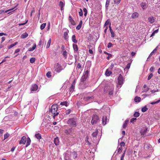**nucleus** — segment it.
Segmentation results:
<instances>
[{
	"instance_id": "f257e3e1",
	"label": "nucleus",
	"mask_w": 160,
	"mask_h": 160,
	"mask_svg": "<svg viewBox=\"0 0 160 160\" xmlns=\"http://www.w3.org/2000/svg\"><path fill=\"white\" fill-rule=\"evenodd\" d=\"M65 134L69 137L72 136L74 135L76 132V130L75 128L73 127H70L64 130Z\"/></svg>"
},
{
	"instance_id": "f03ea898",
	"label": "nucleus",
	"mask_w": 160,
	"mask_h": 160,
	"mask_svg": "<svg viewBox=\"0 0 160 160\" xmlns=\"http://www.w3.org/2000/svg\"><path fill=\"white\" fill-rule=\"evenodd\" d=\"M77 120L76 117L70 118L67 122V124L71 127L75 128L77 126Z\"/></svg>"
},
{
	"instance_id": "7ed1b4c3",
	"label": "nucleus",
	"mask_w": 160,
	"mask_h": 160,
	"mask_svg": "<svg viewBox=\"0 0 160 160\" xmlns=\"http://www.w3.org/2000/svg\"><path fill=\"white\" fill-rule=\"evenodd\" d=\"M58 106L57 104H53L51 107V108L49 109V112H51L53 115V118H55V117L57 116L59 112H58Z\"/></svg>"
},
{
	"instance_id": "20e7f679",
	"label": "nucleus",
	"mask_w": 160,
	"mask_h": 160,
	"mask_svg": "<svg viewBox=\"0 0 160 160\" xmlns=\"http://www.w3.org/2000/svg\"><path fill=\"white\" fill-rule=\"evenodd\" d=\"M64 69V68H63L62 65L59 63H57L54 64V70L58 73H59L62 70H63Z\"/></svg>"
},
{
	"instance_id": "39448f33",
	"label": "nucleus",
	"mask_w": 160,
	"mask_h": 160,
	"mask_svg": "<svg viewBox=\"0 0 160 160\" xmlns=\"http://www.w3.org/2000/svg\"><path fill=\"white\" fill-rule=\"evenodd\" d=\"M123 83V79L121 74H120L118 78V85L117 87L119 88H120Z\"/></svg>"
},
{
	"instance_id": "423d86ee",
	"label": "nucleus",
	"mask_w": 160,
	"mask_h": 160,
	"mask_svg": "<svg viewBox=\"0 0 160 160\" xmlns=\"http://www.w3.org/2000/svg\"><path fill=\"white\" fill-rule=\"evenodd\" d=\"M72 157L71 152L70 150L67 151L64 154V158L66 160H69Z\"/></svg>"
},
{
	"instance_id": "0eeeda50",
	"label": "nucleus",
	"mask_w": 160,
	"mask_h": 160,
	"mask_svg": "<svg viewBox=\"0 0 160 160\" xmlns=\"http://www.w3.org/2000/svg\"><path fill=\"white\" fill-rule=\"evenodd\" d=\"M89 73V72L88 70H86L84 72L83 75L82 76L81 79V82H84L85 81L88 77Z\"/></svg>"
},
{
	"instance_id": "6e6552de",
	"label": "nucleus",
	"mask_w": 160,
	"mask_h": 160,
	"mask_svg": "<svg viewBox=\"0 0 160 160\" xmlns=\"http://www.w3.org/2000/svg\"><path fill=\"white\" fill-rule=\"evenodd\" d=\"M98 120V117L96 115H94L92 118L91 123L92 124H95Z\"/></svg>"
},
{
	"instance_id": "1a4fd4ad",
	"label": "nucleus",
	"mask_w": 160,
	"mask_h": 160,
	"mask_svg": "<svg viewBox=\"0 0 160 160\" xmlns=\"http://www.w3.org/2000/svg\"><path fill=\"white\" fill-rule=\"evenodd\" d=\"M141 6L143 9H146L148 7L146 0H143V2L141 3Z\"/></svg>"
},
{
	"instance_id": "9d476101",
	"label": "nucleus",
	"mask_w": 160,
	"mask_h": 160,
	"mask_svg": "<svg viewBox=\"0 0 160 160\" xmlns=\"http://www.w3.org/2000/svg\"><path fill=\"white\" fill-rule=\"evenodd\" d=\"M94 96H92L87 97L84 98V99L85 100L89 102H91L93 101V99H94Z\"/></svg>"
},
{
	"instance_id": "9b49d317",
	"label": "nucleus",
	"mask_w": 160,
	"mask_h": 160,
	"mask_svg": "<svg viewBox=\"0 0 160 160\" xmlns=\"http://www.w3.org/2000/svg\"><path fill=\"white\" fill-rule=\"evenodd\" d=\"M26 141L27 138L26 137L23 136L21 138L20 141H19V144H24L25 143Z\"/></svg>"
},
{
	"instance_id": "f8f14e48",
	"label": "nucleus",
	"mask_w": 160,
	"mask_h": 160,
	"mask_svg": "<svg viewBox=\"0 0 160 160\" xmlns=\"http://www.w3.org/2000/svg\"><path fill=\"white\" fill-rule=\"evenodd\" d=\"M38 88V85L36 84H34L32 86L30 89L32 91H35L37 90Z\"/></svg>"
},
{
	"instance_id": "ddd939ff",
	"label": "nucleus",
	"mask_w": 160,
	"mask_h": 160,
	"mask_svg": "<svg viewBox=\"0 0 160 160\" xmlns=\"http://www.w3.org/2000/svg\"><path fill=\"white\" fill-rule=\"evenodd\" d=\"M156 18L153 17H151L148 18V22L151 24L153 23L155 21Z\"/></svg>"
},
{
	"instance_id": "4468645a",
	"label": "nucleus",
	"mask_w": 160,
	"mask_h": 160,
	"mask_svg": "<svg viewBox=\"0 0 160 160\" xmlns=\"http://www.w3.org/2000/svg\"><path fill=\"white\" fill-rule=\"evenodd\" d=\"M69 21L71 24L72 25H75L76 24L72 18L71 16H69L68 18Z\"/></svg>"
},
{
	"instance_id": "2eb2a0df",
	"label": "nucleus",
	"mask_w": 160,
	"mask_h": 160,
	"mask_svg": "<svg viewBox=\"0 0 160 160\" xmlns=\"http://www.w3.org/2000/svg\"><path fill=\"white\" fill-rule=\"evenodd\" d=\"M147 128L142 129L140 131V132L141 135H145L146 134V133L147 132Z\"/></svg>"
},
{
	"instance_id": "dca6fc26",
	"label": "nucleus",
	"mask_w": 160,
	"mask_h": 160,
	"mask_svg": "<svg viewBox=\"0 0 160 160\" xmlns=\"http://www.w3.org/2000/svg\"><path fill=\"white\" fill-rule=\"evenodd\" d=\"M107 117L106 116H104L102 118V124L103 125H105L106 124L107 122Z\"/></svg>"
},
{
	"instance_id": "f3484780",
	"label": "nucleus",
	"mask_w": 160,
	"mask_h": 160,
	"mask_svg": "<svg viewBox=\"0 0 160 160\" xmlns=\"http://www.w3.org/2000/svg\"><path fill=\"white\" fill-rule=\"evenodd\" d=\"M54 143L56 145H58L59 144V141L58 137H57L54 139Z\"/></svg>"
},
{
	"instance_id": "a211bd4d",
	"label": "nucleus",
	"mask_w": 160,
	"mask_h": 160,
	"mask_svg": "<svg viewBox=\"0 0 160 160\" xmlns=\"http://www.w3.org/2000/svg\"><path fill=\"white\" fill-rule=\"evenodd\" d=\"M139 16V14L137 12H135L133 13L132 15V18L134 19L137 18Z\"/></svg>"
},
{
	"instance_id": "6ab92c4d",
	"label": "nucleus",
	"mask_w": 160,
	"mask_h": 160,
	"mask_svg": "<svg viewBox=\"0 0 160 160\" xmlns=\"http://www.w3.org/2000/svg\"><path fill=\"white\" fill-rule=\"evenodd\" d=\"M112 73V72L109 70V69H107L105 72V75L107 76H109Z\"/></svg>"
},
{
	"instance_id": "aec40b11",
	"label": "nucleus",
	"mask_w": 160,
	"mask_h": 160,
	"mask_svg": "<svg viewBox=\"0 0 160 160\" xmlns=\"http://www.w3.org/2000/svg\"><path fill=\"white\" fill-rule=\"evenodd\" d=\"M71 156L72 157L74 158H75L77 157V154L76 152L73 151L71 152Z\"/></svg>"
},
{
	"instance_id": "412c9836",
	"label": "nucleus",
	"mask_w": 160,
	"mask_h": 160,
	"mask_svg": "<svg viewBox=\"0 0 160 160\" xmlns=\"http://www.w3.org/2000/svg\"><path fill=\"white\" fill-rule=\"evenodd\" d=\"M72 46L74 52L76 53L77 52L78 50V46L77 45L74 44H73Z\"/></svg>"
},
{
	"instance_id": "4be33fe9",
	"label": "nucleus",
	"mask_w": 160,
	"mask_h": 160,
	"mask_svg": "<svg viewBox=\"0 0 160 160\" xmlns=\"http://www.w3.org/2000/svg\"><path fill=\"white\" fill-rule=\"evenodd\" d=\"M59 5L60 7L61 10H63V9H64L63 7H64L65 5V3L62 1H61L59 2Z\"/></svg>"
},
{
	"instance_id": "5701e85b",
	"label": "nucleus",
	"mask_w": 160,
	"mask_h": 160,
	"mask_svg": "<svg viewBox=\"0 0 160 160\" xmlns=\"http://www.w3.org/2000/svg\"><path fill=\"white\" fill-rule=\"evenodd\" d=\"M82 23V21L81 20L79 22V24L77 26V27L76 28V29L78 30H79L81 28Z\"/></svg>"
},
{
	"instance_id": "b1692460",
	"label": "nucleus",
	"mask_w": 160,
	"mask_h": 160,
	"mask_svg": "<svg viewBox=\"0 0 160 160\" xmlns=\"http://www.w3.org/2000/svg\"><path fill=\"white\" fill-rule=\"evenodd\" d=\"M103 53H104L108 55V57L106 58L107 60H109L110 58L112 57V55L111 54L108 53L106 51H104Z\"/></svg>"
},
{
	"instance_id": "393cba45",
	"label": "nucleus",
	"mask_w": 160,
	"mask_h": 160,
	"mask_svg": "<svg viewBox=\"0 0 160 160\" xmlns=\"http://www.w3.org/2000/svg\"><path fill=\"white\" fill-rule=\"evenodd\" d=\"M72 41L75 43H76L77 42V40L76 39V36L75 35H73L72 36Z\"/></svg>"
},
{
	"instance_id": "a878e982",
	"label": "nucleus",
	"mask_w": 160,
	"mask_h": 160,
	"mask_svg": "<svg viewBox=\"0 0 160 160\" xmlns=\"http://www.w3.org/2000/svg\"><path fill=\"white\" fill-rule=\"evenodd\" d=\"M28 36V34L26 32L23 33L21 37L22 38L24 39L27 38Z\"/></svg>"
},
{
	"instance_id": "bb28decb",
	"label": "nucleus",
	"mask_w": 160,
	"mask_h": 160,
	"mask_svg": "<svg viewBox=\"0 0 160 160\" xmlns=\"http://www.w3.org/2000/svg\"><path fill=\"white\" fill-rule=\"evenodd\" d=\"M36 47V44H34L33 45V46L32 48H30L28 49V51H32L34 50Z\"/></svg>"
},
{
	"instance_id": "cd10ccee",
	"label": "nucleus",
	"mask_w": 160,
	"mask_h": 160,
	"mask_svg": "<svg viewBox=\"0 0 160 160\" xmlns=\"http://www.w3.org/2000/svg\"><path fill=\"white\" fill-rule=\"evenodd\" d=\"M27 143L26 145V147H28L29 145H30V143H31V140L29 137H28L27 139Z\"/></svg>"
},
{
	"instance_id": "c85d7f7f",
	"label": "nucleus",
	"mask_w": 160,
	"mask_h": 160,
	"mask_svg": "<svg viewBox=\"0 0 160 160\" xmlns=\"http://www.w3.org/2000/svg\"><path fill=\"white\" fill-rule=\"evenodd\" d=\"M35 136V137L38 139V140H40V139L41 138H42L41 135L39 133H38L36 134Z\"/></svg>"
},
{
	"instance_id": "c756f323",
	"label": "nucleus",
	"mask_w": 160,
	"mask_h": 160,
	"mask_svg": "<svg viewBox=\"0 0 160 160\" xmlns=\"http://www.w3.org/2000/svg\"><path fill=\"white\" fill-rule=\"evenodd\" d=\"M141 101V98L137 96L136 97L134 98V101L136 102H138Z\"/></svg>"
},
{
	"instance_id": "7c9ffc66",
	"label": "nucleus",
	"mask_w": 160,
	"mask_h": 160,
	"mask_svg": "<svg viewBox=\"0 0 160 160\" xmlns=\"http://www.w3.org/2000/svg\"><path fill=\"white\" fill-rule=\"evenodd\" d=\"M98 131L97 130L95 131V132H93L92 134V135L94 138H96V136H97V135L98 134Z\"/></svg>"
},
{
	"instance_id": "2f4dec72",
	"label": "nucleus",
	"mask_w": 160,
	"mask_h": 160,
	"mask_svg": "<svg viewBox=\"0 0 160 160\" xmlns=\"http://www.w3.org/2000/svg\"><path fill=\"white\" fill-rule=\"evenodd\" d=\"M128 122V120H126L125 121V122L123 125V126H122V127L123 128H125L126 127Z\"/></svg>"
},
{
	"instance_id": "473e14b6",
	"label": "nucleus",
	"mask_w": 160,
	"mask_h": 160,
	"mask_svg": "<svg viewBox=\"0 0 160 160\" xmlns=\"http://www.w3.org/2000/svg\"><path fill=\"white\" fill-rule=\"evenodd\" d=\"M63 37L65 39H66L68 38V33L67 32H64L63 33Z\"/></svg>"
},
{
	"instance_id": "72a5a7b5",
	"label": "nucleus",
	"mask_w": 160,
	"mask_h": 160,
	"mask_svg": "<svg viewBox=\"0 0 160 160\" xmlns=\"http://www.w3.org/2000/svg\"><path fill=\"white\" fill-rule=\"evenodd\" d=\"M51 43V39L50 38L49 39V40H48V42L47 45V46H46L47 48H48L49 47Z\"/></svg>"
},
{
	"instance_id": "f704fd0d",
	"label": "nucleus",
	"mask_w": 160,
	"mask_h": 160,
	"mask_svg": "<svg viewBox=\"0 0 160 160\" xmlns=\"http://www.w3.org/2000/svg\"><path fill=\"white\" fill-rule=\"evenodd\" d=\"M109 24V25H111V23L110 22V20L109 19H108L106 21L104 24V27H105Z\"/></svg>"
},
{
	"instance_id": "c9c22d12",
	"label": "nucleus",
	"mask_w": 160,
	"mask_h": 160,
	"mask_svg": "<svg viewBox=\"0 0 160 160\" xmlns=\"http://www.w3.org/2000/svg\"><path fill=\"white\" fill-rule=\"evenodd\" d=\"M110 0H107L105 5L106 8L107 9H108V7L109 3L110 2Z\"/></svg>"
},
{
	"instance_id": "e433bc0d",
	"label": "nucleus",
	"mask_w": 160,
	"mask_h": 160,
	"mask_svg": "<svg viewBox=\"0 0 160 160\" xmlns=\"http://www.w3.org/2000/svg\"><path fill=\"white\" fill-rule=\"evenodd\" d=\"M17 43L18 42H16L12 44L10 46H9L8 48L10 49L12 48V47H13L14 46L16 45L17 44Z\"/></svg>"
},
{
	"instance_id": "4c0bfd02",
	"label": "nucleus",
	"mask_w": 160,
	"mask_h": 160,
	"mask_svg": "<svg viewBox=\"0 0 160 160\" xmlns=\"http://www.w3.org/2000/svg\"><path fill=\"white\" fill-rule=\"evenodd\" d=\"M46 23H43L40 26V29L41 30L45 28L46 26Z\"/></svg>"
},
{
	"instance_id": "58836bf2",
	"label": "nucleus",
	"mask_w": 160,
	"mask_h": 160,
	"mask_svg": "<svg viewBox=\"0 0 160 160\" xmlns=\"http://www.w3.org/2000/svg\"><path fill=\"white\" fill-rule=\"evenodd\" d=\"M74 87L71 86L69 89V92L72 93L74 91Z\"/></svg>"
},
{
	"instance_id": "ea45409f",
	"label": "nucleus",
	"mask_w": 160,
	"mask_h": 160,
	"mask_svg": "<svg viewBox=\"0 0 160 160\" xmlns=\"http://www.w3.org/2000/svg\"><path fill=\"white\" fill-rule=\"evenodd\" d=\"M36 59L34 58H32L30 59V62L31 63H33L35 61Z\"/></svg>"
},
{
	"instance_id": "a19ab883",
	"label": "nucleus",
	"mask_w": 160,
	"mask_h": 160,
	"mask_svg": "<svg viewBox=\"0 0 160 160\" xmlns=\"http://www.w3.org/2000/svg\"><path fill=\"white\" fill-rule=\"evenodd\" d=\"M148 109L147 108L146 106H144L143 108L142 109V111L143 112H145L148 110Z\"/></svg>"
},
{
	"instance_id": "79ce46f5",
	"label": "nucleus",
	"mask_w": 160,
	"mask_h": 160,
	"mask_svg": "<svg viewBox=\"0 0 160 160\" xmlns=\"http://www.w3.org/2000/svg\"><path fill=\"white\" fill-rule=\"evenodd\" d=\"M158 91H159V90L157 88H156V89H154L151 91V92L152 93H154L155 92H157Z\"/></svg>"
},
{
	"instance_id": "37998d69",
	"label": "nucleus",
	"mask_w": 160,
	"mask_h": 160,
	"mask_svg": "<svg viewBox=\"0 0 160 160\" xmlns=\"http://www.w3.org/2000/svg\"><path fill=\"white\" fill-rule=\"evenodd\" d=\"M60 105H64L66 106H68L67 102L66 101L61 102L60 103Z\"/></svg>"
},
{
	"instance_id": "c03bdc74",
	"label": "nucleus",
	"mask_w": 160,
	"mask_h": 160,
	"mask_svg": "<svg viewBox=\"0 0 160 160\" xmlns=\"http://www.w3.org/2000/svg\"><path fill=\"white\" fill-rule=\"evenodd\" d=\"M113 88H112L110 89L109 92V94L110 95H112L113 94Z\"/></svg>"
},
{
	"instance_id": "a18cd8bd",
	"label": "nucleus",
	"mask_w": 160,
	"mask_h": 160,
	"mask_svg": "<svg viewBox=\"0 0 160 160\" xmlns=\"http://www.w3.org/2000/svg\"><path fill=\"white\" fill-rule=\"evenodd\" d=\"M140 115L139 113L138 112H135L134 114V116L135 117H138Z\"/></svg>"
},
{
	"instance_id": "49530a36",
	"label": "nucleus",
	"mask_w": 160,
	"mask_h": 160,
	"mask_svg": "<svg viewBox=\"0 0 160 160\" xmlns=\"http://www.w3.org/2000/svg\"><path fill=\"white\" fill-rule=\"evenodd\" d=\"M68 54L67 52L66 51H64L62 53V55L64 57L66 58Z\"/></svg>"
},
{
	"instance_id": "de8ad7c7",
	"label": "nucleus",
	"mask_w": 160,
	"mask_h": 160,
	"mask_svg": "<svg viewBox=\"0 0 160 160\" xmlns=\"http://www.w3.org/2000/svg\"><path fill=\"white\" fill-rule=\"evenodd\" d=\"M132 62V60L131 61V62H130L128 63L126 67V68L128 69L130 68Z\"/></svg>"
},
{
	"instance_id": "09e8293b",
	"label": "nucleus",
	"mask_w": 160,
	"mask_h": 160,
	"mask_svg": "<svg viewBox=\"0 0 160 160\" xmlns=\"http://www.w3.org/2000/svg\"><path fill=\"white\" fill-rule=\"evenodd\" d=\"M51 73L50 72H48L46 74V76L48 78H50L51 76Z\"/></svg>"
},
{
	"instance_id": "8fccbe9b",
	"label": "nucleus",
	"mask_w": 160,
	"mask_h": 160,
	"mask_svg": "<svg viewBox=\"0 0 160 160\" xmlns=\"http://www.w3.org/2000/svg\"><path fill=\"white\" fill-rule=\"evenodd\" d=\"M160 102V99L158 100L156 102H151L150 103H151V104L152 105H154V104L158 103L159 102Z\"/></svg>"
},
{
	"instance_id": "3c124183",
	"label": "nucleus",
	"mask_w": 160,
	"mask_h": 160,
	"mask_svg": "<svg viewBox=\"0 0 160 160\" xmlns=\"http://www.w3.org/2000/svg\"><path fill=\"white\" fill-rule=\"evenodd\" d=\"M113 46V45L111 42H109L108 43L107 45V47L108 48H110L112 47Z\"/></svg>"
},
{
	"instance_id": "603ef678",
	"label": "nucleus",
	"mask_w": 160,
	"mask_h": 160,
	"mask_svg": "<svg viewBox=\"0 0 160 160\" xmlns=\"http://www.w3.org/2000/svg\"><path fill=\"white\" fill-rule=\"evenodd\" d=\"M153 76V74L152 73L150 74L148 76V80H150Z\"/></svg>"
},
{
	"instance_id": "864d4df0",
	"label": "nucleus",
	"mask_w": 160,
	"mask_h": 160,
	"mask_svg": "<svg viewBox=\"0 0 160 160\" xmlns=\"http://www.w3.org/2000/svg\"><path fill=\"white\" fill-rule=\"evenodd\" d=\"M9 136V134L8 133H6L4 135V139H7V138H8Z\"/></svg>"
},
{
	"instance_id": "5fc2aeb1",
	"label": "nucleus",
	"mask_w": 160,
	"mask_h": 160,
	"mask_svg": "<svg viewBox=\"0 0 160 160\" xmlns=\"http://www.w3.org/2000/svg\"><path fill=\"white\" fill-rule=\"evenodd\" d=\"M71 110L70 109H69L66 111V114L68 115L71 113Z\"/></svg>"
},
{
	"instance_id": "6e6d98bb",
	"label": "nucleus",
	"mask_w": 160,
	"mask_h": 160,
	"mask_svg": "<svg viewBox=\"0 0 160 160\" xmlns=\"http://www.w3.org/2000/svg\"><path fill=\"white\" fill-rule=\"evenodd\" d=\"M121 1V0H114V2L117 4H119Z\"/></svg>"
},
{
	"instance_id": "4d7b16f0",
	"label": "nucleus",
	"mask_w": 160,
	"mask_h": 160,
	"mask_svg": "<svg viewBox=\"0 0 160 160\" xmlns=\"http://www.w3.org/2000/svg\"><path fill=\"white\" fill-rule=\"evenodd\" d=\"M122 151V148H119L118 150V153H120Z\"/></svg>"
},
{
	"instance_id": "13d9d810",
	"label": "nucleus",
	"mask_w": 160,
	"mask_h": 160,
	"mask_svg": "<svg viewBox=\"0 0 160 160\" xmlns=\"http://www.w3.org/2000/svg\"><path fill=\"white\" fill-rule=\"evenodd\" d=\"M110 33L111 34V37L112 38L114 37L115 36V34H114V32L113 31H111L110 32Z\"/></svg>"
},
{
	"instance_id": "bf43d9fd",
	"label": "nucleus",
	"mask_w": 160,
	"mask_h": 160,
	"mask_svg": "<svg viewBox=\"0 0 160 160\" xmlns=\"http://www.w3.org/2000/svg\"><path fill=\"white\" fill-rule=\"evenodd\" d=\"M125 143L123 142H121L120 144V145L121 146V147H123L125 146Z\"/></svg>"
},
{
	"instance_id": "052dcab7",
	"label": "nucleus",
	"mask_w": 160,
	"mask_h": 160,
	"mask_svg": "<svg viewBox=\"0 0 160 160\" xmlns=\"http://www.w3.org/2000/svg\"><path fill=\"white\" fill-rule=\"evenodd\" d=\"M0 11V14L2 13H7L8 11Z\"/></svg>"
},
{
	"instance_id": "680f3d73",
	"label": "nucleus",
	"mask_w": 160,
	"mask_h": 160,
	"mask_svg": "<svg viewBox=\"0 0 160 160\" xmlns=\"http://www.w3.org/2000/svg\"><path fill=\"white\" fill-rule=\"evenodd\" d=\"M137 120L136 118H132L130 120V122L133 123V122Z\"/></svg>"
},
{
	"instance_id": "e2e57ef3",
	"label": "nucleus",
	"mask_w": 160,
	"mask_h": 160,
	"mask_svg": "<svg viewBox=\"0 0 160 160\" xmlns=\"http://www.w3.org/2000/svg\"><path fill=\"white\" fill-rule=\"evenodd\" d=\"M154 68L153 66L151 67L150 69V71L151 72H153L154 71Z\"/></svg>"
},
{
	"instance_id": "0e129e2a",
	"label": "nucleus",
	"mask_w": 160,
	"mask_h": 160,
	"mask_svg": "<svg viewBox=\"0 0 160 160\" xmlns=\"http://www.w3.org/2000/svg\"><path fill=\"white\" fill-rule=\"evenodd\" d=\"M149 88H145L143 90V92H146L148 91L149 90Z\"/></svg>"
},
{
	"instance_id": "69168bd1",
	"label": "nucleus",
	"mask_w": 160,
	"mask_h": 160,
	"mask_svg": "<svg viewBox=\"0 0 160 160\" xmlns=\"http://www.w3.org/2000/svg\"><path fill=\"white\" fill-rule=\"evenodd\" d=\"M20 51V49L19 48L17 49L14 52V53H16Z\"/></svg>"
},
{
	"instance_id": "338daca9",
	"label": "nucleus",
	"mask_w": 160,
	"mask_h": 160,
	"mask_svg": "<svg viewBox=\"0 0 160 160\" xmlns=\"http://www.w3.org/2000/svg\"><path fill=\"white\" fill-rule=\"evenodd\" d=\"M81 68V65L80 63H78L77 66V68L79 69Z\"/></svg>"
},
{
	"instance_id": "774afa93",
	"label": "nucleus",
	"mask_w": 160,
	"mask_h": 160,
	"mask_svg": "<svg viewBox=\"0 0 160 160\" xmlns=\"http://www.w3.org/2000/svg\"><path fill=\"white\" fill-rule=\"evenodd\" d=\"M1 43H2L5 40V37H3L2 38H1Z\"/></svg>"
}]
</instances>
